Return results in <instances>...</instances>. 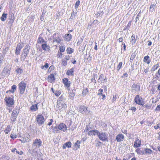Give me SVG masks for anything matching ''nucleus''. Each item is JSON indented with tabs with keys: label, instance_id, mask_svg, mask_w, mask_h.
I'll list each match as a JSON object with an SVG mask.
<instances>
[{
	"label": "nucleus",
	"instance_id": "52",
	"mask_svg": "<svg viewBox=\"0 0 160 160\" xmlns=\"http://www.w3.org/2000/svg\"><path fill=\"white\" fill-rule=\"evenodd\" d=\"M77 13V10H76V12H73L71 14V15L73 16L74 17H75L76 16V14Z\"/></svg>",
	"mask_w": 160,
	"mask_h": 160
},
{
	"label": "nucleus",
	"instance_id": "24",
	"mask_svg": "<svg viewBox=\"0 0 160 160\" xmlns=\"http://www.w3.org/2000/svg\"><path fill=\"white\" fill-rule=\"evenodd\" d=\"M71 146V143L70 142H66L62 146L63 149H65L66 147L68 148H70Z\"/></svg>",
	"mask_w": 160,
	"mask_h": 160
},
{
	"label": "nucleus",
	"instance_id": "46",
	"mask_svg": "<svg viewBox=\"0 0 160 160\" xmlns=\"http://www.w3.org/2000/svg\"><path fill=\"white\" fill-rule=\"evenodd\" d=\"M80 2L79 0H78L76 2L75 6L76 9H77L78 8V6L80 4Z\"/></svg>",
	"mask_w": 160,
	"mask_h": 160
},
{
	"label": "nucleus",
	"instance_id": "37",
	"mask_svg": "<svg viewBox=\"0 0 160 160\" xmlns=\"http://www.w3.org/2000/svg\"><path fill=\"white\" fill-rule=\"evenodd\" d=\"M159 67V64L158 63H157V64L155 65L154 66H153L151 69V71H154L157 69Z\"/></svg>",
	"mask_w": 160,
	"mask_h": 160
},
{
	"label": "nucleus",
	"instance_id": "13",
	"mask_svg": "<svg viewBox=\"0 0 160 160\" xmlns=\"http://www.w3.org/2000/svg\"><path fill=\"white\" fill-rule=\"evenodd\" d=\"M62 81L65 87L67 88L70 87L71 83L70 81H69L67 78H64L62 80Z\"/></svg>",
	"mask_w": 160,
	"mask_h": 160
},
{
	"label": "nucleus",
	"instance_id": "12",
	"mask_svg": "<svg viewBox=\"0 0 160 160\" xmlns=\"http://www.w3.org/2000/svg\"><path fill=\"white\" fill-rule=\"evenodd\" d=\"M141 145V141L137 138L134 142L133 146L135 148L140 147Z\"/></svg>",
	"mask_w": 160,
	"mask_h": 160
},
{
	"label": "nucleus",
	"instance_id": "47",
	"mask_svg": "<svg viewBox=\"0 0 160 160\" xmlns=\"http://www.w3.org/2000/svg\"><path fill=\"white\" fill-rule=\"evenodd\" d=\"M88 92L87 89L83 90L82 92V94L83 96L86 95Z\"/></svg>",
	"mask_w": 160,
	"mask_h": 160
},
{
	"label": "nucleus",
	"instance_id": "38",
	"mask_svg": "<svg viewBox=\"0 0 160 160\" xmlns=\"http://www.w3.org/2000/svg\"><path fill=\"white\" fill-rule=\"evenodd\" d=\"M61 61V64L64 67L66 66L67 64V62L66 60L64 59H62Z\"/></svg>",
	"mask_w": 160,
	"mask_h": 160
},
{
	"label": "nucleus",
	"instance_id": "44",
	"mask_svg": "<svg viewBox=\"0 0 160 160\" xmlns=\"http://www.w3.org/2000/svg\"><path fill=\"white\" fill-rule=\"evenodd\" d=\"M131 39H132L131 42H132V44L135 43V42H136V40L135 39V36H134L133 35H132L131 36Z\"/></svg>",
	"mask_w": 160,
	"mask_h": 160
},
{
	"label": "nucleus",
	"instance_id": "32",
	"mask_svg": "<svg viewBox=\"0 0 160 160\" xmlns=\"http://www.w3.org/2000/svg\"><path fill=\"white\" fill-rule=\"evenodd\" d=\"M146 155H149L152 152V151L149 148H145Z\"/></svg>",
	"mask_w": 160,
	"mask_h": 160
},
{
	"label": "nucleus",
	"instance_id": "31",
	"mask_svg": "<svg viewBox=\"0 0 160 160\" xmlns=\"http://www.w3.org/2000/svg\"><path fill=\"white\" fill-rule=\"evenodd\" d=\"M30 109L32 111H35L38 109V108L36 105H32L31 106Z\"/></svg>",
	"mask_w": 160,
	"mask_h": 160
},
{
	"label": "nucleus",
	"instance_id": "29",
	"mask_svg": "<svg viewBox=\"0 0 160 160\" xmlns=\"http://www.w3.org/2000/svg\"><path fill=\"white\" fill-rule=\"evenodd\" d=\"M73 51V50L70 47H68L66 49V52L67 54H71Z\"/></svg>",
	"mask_w": 160,
	"mask_h": 160
},
{
	"label": "nucleus",
	"instance_id": "9",
	"mask_svg": "<svg viewBox=\"0 0 160 160\" xmlns=\"http://www.w3.org/2000/svg\"><path fill=\"white\" fill-rule=\"evenodd\" d=\"M61 36L60 35L57 33H54L53 35V38L54 42H55L57 43H60L61 41V39L60 38Z\"/></svg>",
	"mask_w": 160,
	"mask_h": 160
},
{
	"label": "nucleus",
	"instance_id": "54",
	"mask_svg": "<svg viewBox=\"0 0 160 160\" xmlns=\"http://www.w3.org/2000/svg\"><path fill=\"white\" fill-rule=\"evenodd\" d=\"M130 109L132 111L133 113V112H135L136 111V108L134 107H131Z\"/></svg>",
	"mask_w": 160,
	"mask_h": 160
},
{
	"label": "nucleus",
	"instance_id": "22",
	"mask_svg": "<svg viewBox=\"0 0 160 160\" xmlns=\"http://www.w3.org/2000/svg\"><path fill=\"white\" fill-rule=\"evenodd\" d=\"M30 48V47L28 45H27L23 50V53L28 54L29 53V51Z\"/></svg>",
	"mask_w": 160,
	"mask_h": 160
},
{
	"label": "nucleus",
	"instance_id": "6",
	"mask_svg": "<svg viewBox=\"0 0 160 160\" xmlns=\"http://www.w3.org/2000/svg\"><path fill=\"white\" fill-rule=\"evenodd\" d=\"M36 120L38 123L40 125H42L45 121L44 117L42 115H38L36 117Z\"/></svg>",
	"mask_w": 160,
	"mask_h": 160
},
{
	"label": "nucleus",
	"instance_id": "49",
	"mask_svg": "<svg viewBox=\"0 0 160 160\" xmlns=\"http://www.w3.org/2000/svg\"><path fill=\"white\" fill-rule=\"evenodd\" d=\"M10 137L14 139L17 137V135L16 134H14L12 133L10 135Z\"/></svg>",
	"mask_w": 160,
	"mask_h": 160
},
{
	"label": "nucleus",
	"instance_id": "51",
	"mask_svg": "<svg viewBox=\"0 0 160 160\" xmlns=\"http://www.w3.org/2000/svg\"><path fill=\"white\" fill-rule=\"evenodd\" d=\"M103 74H101L98 80V82H99L100 81L102 82V79H103V78H102V77H103Z\"/></svg>",
	"mask_w": 160,
	"mask_h": 160
},
{
	"label": "nucleus",
	"instance_id": "25",
	"mask_svg": "<svg viewBox=\"0 0 160 160\" xmlns=\"http://www.w3.org/2000/svg\"><path fill=\"white\" fill-rule=\"evenodd\" d=\"M48 78L49 82H51L54 81L55 79L54 75L53 74H51L50 75H49Z\"/></svg>",
	"mask_w": 160,
	"mask_h": 160
},
{
	"label": "nucleus",
	"instance_id": "48",
	"mask_svg": "<svg viewBox=\"0 0 160 160\" xmlns=\"http://www.w3.org/2000/svg\"><path fill=\"white\" fill-rule=\"evenodd\" d=\"M122 62H120L119 63L117 67V69L118 71H119V70L120 69L122 65Z\"/></svg>",
	"mask_w": 160,
	"mask_h": 160
},
{
	"label": "nucleus",
	"instance_id": "16",
	"mask_svg": "<svg viewBox=\"0 0 160 160\" xmlns=\"http://www.w3.org/2000/svg\"><path fill=\"white\" fill-rule=\"evenodd\" d=\"M8 19L9 20L8 23L11 24L13 23L15 19L14 14L13 13L10 14L8 17Z\"/></svg>",
	"mask_w": 160,
	"mask_h": 160
},
{
	"label": "nucleus",
	"instance_id": "60",
	"mask_svg": "<svg viewBox=\"0 0 160 160\" xmlns=\"http://www.w3.org/2000/svg\"><path fill=\"white\" fill-rule=\"evenodd\" d=\"M98 21L97 20H95L93 21V22L92 23V24H98Z\"/></svg>",
	"mask_w": 160,
	"mask_h": 160
},
{
	"label": "nucleus",
	"instance_id": "8",
	"mask_svg": "<svg viewBox=\"0 0 160 160\" xmlns=\"http://www.w3.org/2000/svg\"><path fill=\"white\" fill-rule=\"evenodd\" d=\"M135 102L138 104L143 106L144 102L142 100V98L138 95L136 96L134 99Z\"/></svg>",
	"mask_w": 160,
	"mask_h": 160
},
{
	"label": "nucleus",
	"instance_id": "18",
	"mask_svg": "<svg viewBox=\"0 0 160 160\" xmlns=\"http://www.w3.org/2000/svg\"><path fill=\"white\" fill-rule=\"evenodd\" d=\"M23 141L24 142H29L31 141L30 136L28 133H26L23 138Z\"/></svg>",
	"mask_w": 160,
	"mask_h": 160
},
{
	"label": "nucleus",
	"instance_id": "20",
	"mask_svg": "<svg viewBox=\"0 0 160 160\" xmlns=\"http://www.w3.org/2000/svg\"><path fill=\"white\" fill-rule=\"evenodd\" d=\"M79 111L80 112L83 113V112H86L87 111V109L86 107L82 105L81 106L78 108Z\"/></svg>",
	"mask_w": 160,
	"mask_h": 160
},
{
	"label": "nucleus",
	"instance_id": "53",
	"mask_svg": "<svg viewBox=\"0 0 160 160\" xmlns=\"http://www.w3.org/2000/svg\"><path fill=\"white\" fill-rule=\"evenodd\" d=\"M118 96L117 95H115L114 96H113V98L112 99V101L113 102H114L116 100Z\"/></svg>",
	"mask_w": 160,
	"mask_h": 160
},
{
	"label": "nucleus",
	"instance_id": "36",
	"mask_svg": "<svg viewBox=\"0 0 160 160\" xmlns=\"http://www.w3.org/2000/svg\"><path fill=\"white\" fill-rule=\"evenodd\" d=\"M11 130V128L10 126L8 125L6 129L4 130V132L6 134H8Z\"/></svg>",
	"mask_w": 160,
	"mask_h": 160
},
{
	"label": "nucleus",
	"instance_id": "45",
	"mask_svg": "<svg viewBox=\"0 0 160 160\" xmlns=\"http://www.w3.org/2000/svg\"><path fill=\"white\" fill-rule=\"evenodd\" d=\"M75 95V92H73L72 91V92L70 93L69 95V97H70V98H73L74 97Z\"/></svg>",
	"mask_w": 160,
	"mask_h": 160
},
{
	"label": "nucleus",
	"instance_id": "7",
	"mask_svg": "<svg viewBox=\"0 0 160 160\" xmlns=\"http://www.w3.org/2000/svg\"><path fill=\"white\" fill-rule=\"evenodd\" d=\"M57 128L64 132L67 130V127L66 125L64 123H63L59 124L58 125V126H56L54 127L55 129H57Z\"/></svg>",
	"mask_w": 160,
	"mask_h": 160
},
{
	"label": "nucleus",
	"instance_id": "57",
	"mask_svg": "<svg viewBox=\"0 0 160 160\" xmlns=\"http://www.w3.org/2000/svg\"><path fill=\"white\" fill-rule=\"evenodd\" d=\"M70 57L69 55L66 56L64 59L66 60V61L68 60L69 59Z\"/></svg>",
	"mask_w": 160,
	"mask_h": 160
},
{
	"label": "nucleus",
	"instance_id": "17",
	"mask_svg": "<svg viewBox=\"0 0 160 160\" xmlns=\"http://www.w3.org/2000/svg\"><path fill=\"white\" fill-rule=\"evenodd\" d=\"M98 132L99 131L97 130H93L92 129L91 131L88 132V134L90 136H95L96 135H98Z\"/></svg>",
	"mask_w": 160,
	"mask_h": 160
},
{
	"label": "nucleus",
	"instance_id": "55",
	"mask_svg": "<svg viewBox=\"0 0 160 160\" xmlns=\"http://www.w3.org/2000/svg\"><path fill=\"white\" fill-rule=\"evenodd\" d=\"M145 149H143L141 151V154L142 155H146Z\"/></svg>",
	"mask_w": 160,
	"mask_h": 160
},
{
	"label": "nucleus",
	"instance_id": "2",
	"mask_svg": "<svg viewBox=\"0 0 160 160\" xmlns=\"http://www.w3.org/2000/svg\"><path fill=\"white\" fill-rule=\"evenodd\" d=\"M4 101L6 103V105L8 107H12L14 104V101L13 97L6 96L4 99Z\"/></svg>",
	"mask_w": 160,
	"mask_h": 160
},
{
	"label": "nucleus",
	"instance_id": "14",
	"mask_svg": "<svg viewBox=\"0 0 160 160\" xmlns=\"http://www.w3.org/2000/svg\"><path fill=\"white\" fill-rule=\"evenodd\" d=\"M23 47L22 44L19 43L17 45L15 52V53L17 55H18L20 54V52L21 49Z\"/></svg>",
	"mask_w": 160,
	"mask_h": 160
},
{
	"label": "nucleus",
	"instance_id": "50",
	"mask_svg": "<svg viewBox=\"0 0 160 160\" xmlns=\"http://www.w3.org/2000/svg\"><path fill=\"white\" fill-rule=\"evenodd\" d=\"M98 91L100 92L98 93V95H102V92H103V90L102 89H100Z\"/></svg>",
	"mask_w": 160,
	"mask_h": 160
},
{
	"label": "nucleus",
	"instance_id": "58",
	"mask_svg": "<svg viewBox=\"0 0 160 160\" xmlns=\"http://www.w3.org/2000/svg\"><path fill=\"white\" fill-rule=\"evenodd\" d=\"M136 152L138 154H141V151L140 148H138L136 150Z\"/></svg>",
	"mask_w": 160,
	"mask_h": 160
},
{
	"label": "nucleus",
	"instance_id": "23",
	"mask_svg": "<svg viewBox=\"0 0 160 160\" xmlns=\"http://www.w3.org/2000/svg\"><path fill=\"white\" fill-rule=\"evenodd\" d=\"M72 38V36L71 34L68 33L65 35L64 38L65 40L68 42L71 40Z\"/></svg>",
	"mask_w": 160,
	"mask_h": 160
},
{
	"label": "nucleus",
	"instance_id": "59",
	"mask_svg": "<svg viewBox=\"0 0 160 160\" xmlns=\"http://www.w3.org/2000/svg\"><path fill=\"white\" fill-rule=\"evenodd\" d=\"M101 144V142H100L98 141V142L96 144V146L98 147Z\"/></svg>",
	"mask_w": 160,
	"mask_h": 160
},
{
	"label": "nucleus",
	"instance_id": "41",
	"mask_svg": "<svg viewBox=\"0 0 160 160\" xmlns=\"http://www.w3.org/2000/svg\"><path fill=\"white\" fill-rule=\"evenodd\" d=\"M155 8L156 6L155 5H154V4H152L150 6V9H151L152 12H153L155 10Z\"/></svg>",
	"mask_w": 160,
	"mask_h": 160
},
{
	"label": "nucleus",
	"instance_id": "63",
	"mask_svg": "<svg viewBox=\"0 0 160 160\" xmlns=\"http://www.w3.org/2000/svg\"><path fill=\"white\" fill-rule=\"evenodd\" d=\"M54 93L55 95L57 96H59L60 94V93L59 92H56Z\"/></svg>",
	"mask_w": 160,
	"mask_h": 160
},
{
	"label": "nucleus",
	"instance_id": "27",
	"mask_svg": "<svg viewBox=\"0 0 160 160\" xmlns=\"http://www.w3.org/2000/svg\"><path fill=\"white\" fill-rule=\"evenodd\" d=\"M7 14L3 13L0 18V19L2 21H4L7 18Z\"/></svg>",
	"mask_w": 160,
	"mask_h": 160
},
{
	"label": "nucleus",
	"instance_id": "5",
	"mask_svg": "<svg viewBox=\"0 0 160 160\" xmlns=\"http://www.w3.org/2000/svg\"><path fill=\"white\" fill-rule=\"evenodd\" d=\"M19 86V89L20 94H22L24 93L25 89L26 87V84L23 82H21L18 85Z\"/></svg>",
	"mask_w": 160,
	"mask_h": 160
},
{
	"label": "nucleus",
	"instance_id": "34",
	"mask_svg": "<svg viewBox=\"0 0 160 160\" xmlns=\"http://www.w3.org/2000/svg\"><path fill=\"white\" fill-rule=\"evenodd\" d=\"M16 72L18 74H20L23 72V70L20 68H18L16 70Z\"/></svg>",
	"mask_w": 160,
	"mask_h": 160
},
{
	"label": "nucleus",
	"instance_id": "10",
	"mask_svg": "<svg viewBox=\"0 0 160 160\" xmlns=\"http://www.w3.org/2000/svg\"><path fill=\"white\" fill-rule=\"evenodd\" d=\"M10 70L7 68H5L2 72L1 76L2 78L8 77L9 75Z\"/></svg>",
	"mask_w": 160,
	"mask_h": 160
},
{
	"label": "nucleus",
	"instance_id": "42",
	"mask_svg": "<svg viewBox=\"0 0 160 160\" xmlns=\"http://www.w3.org/2000/svg\"><path fill=\"white\" fill-rule=\"evenodd\" d=\"M80 142L78 140L77 142L75 143L74 146L75 147H77L78 148H79L80 147Z\"/></svg>",
	"mask_w": 160,
	"mask_h": 160
},
{
	"label": "nucleus",
	"instance_id": "39",
	"mask_svg": "<svg viewBox=\"0 0 160 160\" xmlns=\"http://www.w3.org/2000/svg\"><path fill=\"white\" fill-rule=\"evenodd\" d=\"M91 130H92V128L88 126L84 130V132L87 133L88 134V132H89L90 131H91Z\"/></svg>",
	"mask_w": 160,
	"mask_h": 160
},
{
	"label": "nucleus",
	"instance_id": "43",
	"mask_svg": "<svg viewBox=\"0 0 160 160\" xmlns=\"http://www.w3.org/2000/svg\"><path fill=\"white\" fill-rule=\"evenodd\" d=\"M57 56L58 58H62V52L58 51L57 54Z\"/></svg>",
	"mask_w": 160,
	"mask_h": 160
},
{
	"label": "nucleus",
	"instance_id": "3",
	"mask_svg": "<svg viewBox=\"0 0 160 160\" xmlns=\"http://www.w3.org/2000/svg\"><path fill=\"white\" fill-rule=\"evenodd\" d=\"M98 136L100 140L108 142V135L106 132H100L99 131Z\"/></svg>",
	"mask_w": 160,
	"mask_h": 160
},
{
	"label": "nucleus",
	"instance_id": "56",
	"mask_svg": "<svg viewBox=\"0 0 160 160\" xmlns=\"http://www.w3.org/2000/svg\"><path fill=\"white\" fill-rule=\"evenodd\" d=\"M17 86L16 85H14L12 87V89L15 91L16 89Z\"/></svg>",
	"mask_w": 160,
	"mask_h": 160
},
{
	"label": "nucleus",
	"instance_id": "33",
	"mask_svg": "<svg viewBox=\"0 0 160 160\" xmlns=\"http://www.w3.org/2000/svg\"><path fill=\"white\" fill-rule=\"evenodd\" d=\"M27 54H26L25 53L22 52L21 56V59L23 61H24L27 57Z\"/></svg>",
	"mask_w": 160,
	"mask_h": 160
},
{
	"label": "nucleus",
	"instance_id": "30",
	"mask_svg": "<svg viewBox=\"0 0 160 160\" xmlns=\"http://www.w3.org/2000/svg\"><path fill=\"white\" fill-rule=\"evenodd\" d=\"M46 41H45L44 40L42 37H39L38 40V43H43L44 42H45Z\"/></svg>",
	"mask_w": 160,
	"mask_h": 160
},
{
	"label": "nucleus",
	"instance_id": "11",
	"mask_svg": "<svg viewBox=\"0 0 160 160\" xmlns=\"http://www.w3.org/2000/svg\"><path fill=\"white\" fill-rule=\"evenodd\" d=\"M18 114V112L16 109L14 110L12 112L11 117V120L14 122L17 118Z\"/></svg>",
	"mask_w": 160,
	"mask_h": 160
},
{
	"label": "nucleus",
	"instance_id": "61",
	"mask_svg": "<svg viewBox=\"0 0 160 160\" xmlns=\"http://www.w3.org/2000/svg\"><path fill=\"white\" fill-rule=\"evenodd\" d=\"M16 152L17 153L20 155H22L23 153V152L21 151H18L17 150L16 151Z\"/></svg>",
	"mask_w": 160,
	"mask_h": 160
},
{
	"label": "nucleus",
	"instance_id": "26",
	"mask_svg": "<svg viewBox=\"0 0 160 160\" xmlns=\"http://www.w3.org/2000/svg\"><path fill=\"white\" fill-rule=\"evenodd\" d=\"M149 57L148 56H147L144 57L143 61L144 62H146L147 64L150 63V60L149 59Z\"/></svg>",
	"mask_w": 160,
	"mask_h": 160
},
{
	"label": "nucleus",
	"instance_id": "4",
	"mask_svg": "<svg viewBox=\"0 0 160 160\" xmlns=\"http://www.w3.org/2000/svg\"><path fill=\"white\" fill-rule=\"evenodd\" d=\"M42 142L40 139H36L33 140L32 144V148L34 149L39 148L41 146Z\"/></svg>",
	"mask_w": 160,
	"mask_h": 160
},
{
	"label": "nucleus",
	"instance_id": "35",
	"mask_svg": "<svg viewBox=\"0 0 160 160\" xmlns=\"http://www.w3.org/2000/svg\"><path fill=\"white\" fill-rule=\"evenodd\" d=\"M65 49V47L64 45L59 47V51L60 52H64Z\"/></svg>",
	"mask_w": 160,
	"mask_h": 160
},
{
	"label": "nucleus",
	"instance_id": "40",
	"mask_svg": "<svg viewBox=\"0 0 160 160\" xmlns=\"http://www.w3.org/2000/svg\"><path fill=\"white\" fill-rule=\"evenodd\" d=\"M48 64L47 63H46L44 66H41V68L42 69H44L45 70H46V69L48 68Z\"/></svg>",
	"mask_w": 160,
	"mask_h": 160
},
{
	"label": "nucleus",
	"instance_id": "1",
	"mask_svg": "<svg viewBox=\"0 0 160 160\" xmlns=\"http://www.w3.org/2000/svg\"><path fill=\"white\" fill-rule=\"evenodd\" d=\"M57 107L59 110L61 111L65 110L66 108V104L62 96L59 97L58 99Z\"/></svg>",
	"mask_w": 160,
	"mask_h": 160
},
{
	"label": "nucleus",
	"instance_id": "62",
	"mask_svg": "<svg viewBox=\"0 0 160 160\" xmlns=\"http://www.w3.org/2000/svg\"><path fill=\"white\" fill-rule=\"evenodd\" d=\"M154 128L156 129H158L159 128H160V124H157V126H154Z\"/></svg>",
	"mask_w": 160,
	"mask_h": 160
},
{
	"label": "nucleus",
	"instance_id": "21",
	"mask_svg": "<svg viewBox=\"0 0 160 160\" xmlns=\"http://www.w3.org/2000/svg\"><path fill=\"white\" fill-rule=\"evenodd\" d=\"M132 90H134L136 91H138L140 90V86L137 84L134 83L132 85Z\"/></svg>",
	"mask_w": 160,
	"mask_h": 160
},
{
	"label": "nucleus",
	"instance_id": "64",
	"mask_svg": "<svg viewBox=\"0 0 160 160\" xmlns=\"http://www.w3.org/2000/svg\"><path fill=\"white\" fill-rule=\"evenodd\" d=\"M160 110V105H158L155 109L156 111H159Z\"/></svg>",
	"mask_w": 160,
	"mask_h": 160
},
{
	"label": "nucleus",
	"instance_id": "28",
	"mask_svg": "<svg viewBox=\"0 0 160 160\" xmlns=\"http://www.w3.org/2000/svg\"><path fill=\"white\" fill-rule=\"evenodd\" d=\"M74 72V69L73 68H71L70 69L68 70L66 73L67 75H73V72Z\"/></svg>",
	"mask_w": 160,
	"mask_h": 160
},
{
	"label": "nucleus",
	"instance_id": "15",
	"mask_svg": "<svg viewBox=\"0 0 160 160\" xmlns=\"http://www.w3.org/2000/svg\"><path fill=\"white\" fill-rule=\"evenodd\" d=\"M124 139V136L122 134H118L116 137V139L117 142L122 141Z\"/></svg>",
	"mask_w": 160,
	"mask_h": 160
},
{
	"label": "nucleus",
	"instance_id": "19",
	"mask_svg": "<svg viewBox=\"0 0 160 160\" xmlns=\"http://www.w3.org/2000/svg\"><path fill=\"white\" fill-rule=\"evenodd\" d=\"M42 48L44 50L46 51L49 49L50 47L49 45L47 44V42H46L42 44Z\"/></svg>",
	"mask_w": 160,
	"mask_h": 160
}]
</instances>
